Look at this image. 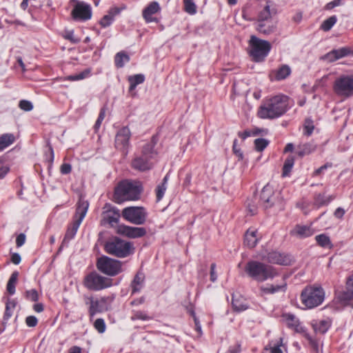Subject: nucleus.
<instances>
[{
    "label": "nucleus",
    "instance_id": "obj_19",
    "mask_svg": "<svg viewBox=\"0 0 353 353\" xmlns=\"http://www.w3.org/2000/svg\"><path fill=\"white\" fill-rule=\"evenodd\" d=\"M286 290L287 283L284 277H283L281 281L279 283H268L259 288V290L263 294H274L279 292H285Z\"/></svg>",
    "mask_w": 353,
    "mask_h": 353
},
{
    "label": "nucleus",
    "instance_id": "obj_51",
    "mask_svg": "<svg viewBox=\"0 0 353 353\" xmlns=\"http://www.w3.org/2000/svg\"><path fill=\"white\" fill-rule=\"evenodd\" d=\"M19 107L24 111H30L33 109L32 103L28 100H21L19 101Z\"/></svg>",
    "mask_w": 353,
    "mask_h": 353
},
{
    "label": "nucleus",
    "instance_id": "obj_49",
    "mask_svg": "<svg viewBox=\"0 0 353 353\" xmlns=\"http://www.w3.org/2000/svg\"><path fill=\"white\" fill-rule=\"evenodd\" d=\"M26 298L31 301L36 302L39 300V294L34 289L26 292Z\"/></svg>",
    "mask_w": 353,
    "mask_h": 353
},
{
    "label": "nucleus",
    "instance_id": "obj_26",
    "mask_svg": "<svg viewBox=\"0 0 353 353\" xmlns=\"http://www.w3.org/2000/svg\"><path fill=\"white\" fill-rule=\"evenodd\" d=\"M259 239L257 237V230L254 228H249L244 238V244L250 248H254L258 243Z\"/></svg>",
    "mask_w": 353,
    "mask_h": 353
},
{
    "label": "nucleus",
    "instance_id": "obj_60",
    "mask_svg": "<svg viewBox=\"0 0 353 353\" xmlns=\"http://www.w3.org/2000/svg\"><path fill=\"white\" fill-rule=\"evenodd\" d=\"M26 241V235L23 233L19 234L16 239V245L17 247L22 246Z\"/></svg>",
    "mask_w": 353,
    "mask_h": 353
},
{
    "label": "nucleus",
    "instance_id": "obj_39",
    "mask_svg": "<svg viewBox=\"0 0 353 353\" xmlns=\"http://www.w3.org/2000/svg\"><path fill=\"white\" fill-rule=\"evenodd\" d=\"M291 73L290 68L287 65H282L277 71L276 79L283 80L288 77Z\"/></svg>",
    "mask_w": 353,
    "mask_h": 353
},
{
    "label": "nucleus",
    "instance_id": "obj_62",
    "mask_svg": "<svg viewBox=\"0 0 353 353\" xmlns=\"http://www.w3.org/2000/svg\"><path fill=\"white\" fill-rule=\"evenodd\" d=\"M192 316H193L194 321V324H195V329L199 334H202L201 325L200 322H199V319H197V317L196 316L194 312H192Z\"/></svg>",
    "mask_w": 353,
    "mask_h": 353
},
{
    "label": "nucleus",
    "instance_id": "obj_15",
    "mask_svg": "<svg viewBox=\"0 0 353 353\" xmlns=\"http://www.w3.org/2000/svg\"><path fill=\"white\" fill-rule=\"evenodd\" d=\"M131 132L128 126L121 128L116 134L114 145L117 150L121 151L126 155L130 146V139Z\"/></svg>",
    "mask_w": 353,
    "mask_h": 353
},
{
    "label": "nucleus",
    "instance_id": "obj_6",
    "mask_svg": "<svg viewBox=\"0 0 353 353\" xmlns=\"http://www.w3.org/2000/svg\"><path fill=\"white\" fill-rule=\"evenodd\" d=\"M325 299V292L321 286L310 285L304 288L301 294V303L308 309L316 307Z\"/></svg>",
    "mask_w": 353,
    "mask_h": 353
},
{
    "label": "nucleus",
    "instance_id": "obj_46",
    "mask_svg": "<svg viewBox=\"0 0 353 353\" xmlns=\"http://www.w3.org/2000/svg\"><path fill=\"white\" fill-rule=\"evenodd\" d=\"M314 129V125L312 120L310 119H307L305 121L303 125V134L307 137L310 136L312 134Z\"/></svg>",
    "mask_w": 353,
    "mask_h": 353
},
{
    "label": "nucleus",
    "instance_id": "obj_55",
    "mask_svg": "<svg viewBox=\"0 0 353 353\" xmlns=\"http://www.w3.org/2000/svg\"><path fill=\"white\" fill-rule=\"evenodd\" d=\"M64 38L69 40L72 43H78L80 41L79 39L74 37V32L72 30L66 31L64 34Z\"/></svg>",
    "mask_w": 353,
    "mask_h": 353
},
{
    "label": "nucleus",
    "instance_id": "obj_64",
    "mask_svg": "<svg viewBox=\"0 0 353 353\" xmlns=\"http://www.w3.org/2000/svg\"><path fill=\"white\" fill-rule=\"evenodd\" d=\"M241 352V345L237 344L234 346H231L226 353H239Z\"/></svg>",
    "mask_w": 353,
    "mask_h": 353
},
{
    "label": "nucleus",
    "instance_id": "obj_33",
    "mask_svg": "<svg viewBox=\"0 0 353 353\" xmlns=\"http://www.w3.org/2000/svg\"><path fill=\"white\" fill-rule=\"evenodd\" d=\"M317 244L323 248L332 249L333 244L330 237L325 234H321L315 236Z\"/></svg>",
    "mask_w": 353,
    "mask_h": 353
},
{
    "label": "nucleus",
    "instance_id": "obj_1",
    "mask_svg": "<svg viewBox=\"0 0 353 353\" xmlns=\"http://www.w3.org/2000/svg\"><path fill=\"white\" fill-rule=\"evenodd\" d=\"M288 97L279 94L265 99L257 112V115L263 119H274L284 114L289 108Z\"/></svg>",
    "mask_w": 353,
    "mask_h": 353
},
{
    "label": "nucleus",
    "instance_id": "obj_44",
    "mask_svg": "<svg viewBox=\"0 0 353 353\" xmlns=\"http://www.w3.org/2000/svg\"><path fill=\"white\" fill-rule=\"evenodd\" d=\"M132 321L141 320V321H148L150 320L151 318L145 312L141 310H133L132 315L130 317Z\"/></svg>",
    "mask_w": 353,
    "mask_h": 353
},
{
    "label": "nucleus",
    "instance_id": "obj_11",
    "mask_svg": "<svg viewBox=\"0 0 353 353\" xmlns=\"http://www.w3.org/2000/svg\"><path fill=\"white\" fill-rule=\"evenodd\" d=\"M282 318L289 328L294 330L296 332L303 333L304 337L308 341L310 346L313 348L314 350L318 352V341L305 332V327L301 325L299 319L296 318L295 315L290 313H285L282 315Z\"/></svg>",
    "mask_w": 353,
    "mask_h": 353
},
{
    "label": "nucleus",
    "instance_id": "obj_25",
    "mask_svg": "<svg viewBox=\"0 0 353 353\" xmlns=\"http://www.w3.org/2000/svg\"><path fill=\"white\" fill-rule=\"evenodd\" d=\"M276 28V22L273 19L263 22H258L256 30L259 32L267 35L274 32Z\"/></svg>",
    "mask_w": 353,
    "mask_h": 353
},
{
    "label": "nucleus",
    "instance_id": "obj_9",
    "mask_svg": "<svg viewBox=\"0 0 353 353\" xmlns=\"http://www.w3.org/2000/svg\"><path fill=\"white\" fill-rule=\"evenodd\" d=\"M89 208V203L82 196H80L77 203L74 221L72 226L69 228L65 233L64 241L70 240L75 236L82 221L85 216Z\"/></svg>",
    "mask_w": 353,
    "mask_h": 353
},
{
    "label": "nucleus",
    "instance_id": "obj_50",
    "mask_svg": "<svg viewBox=\"0 0 353 353\" xmlns=\"http://www.w3.org/2000/svg\"><path fill=\"white\" fill-rule=\"evenodd\" d=\"M167 189V185H158L156 188V196H157V201H160L164 196L165 192Z\"/></svg>",
    "mask_w": 353,
    "mask_h": 353
},
{
    "label": "nucleus",
    "instance_id": "obj_61",
    "mask_svg": "<svg viewBox=\"0 0 353 353\" xmlns=\"http://www.w3.org/2000/svg\"><path fill=\"white\" fill-rule=\"evenodd\" d=\"M216 264L212 263L210 266V281L212 282L216 281L217 279V275L215 272Z\"/></svg>",
    "mask_w": 353,
    "mask_h": 353
},
{
    "label": "nucleus",
    "instance_id": "obj_52",
    "mask_svg": "<svg viewBox=\"0 0 353 353\" xmlns=\"http://www.w3.org/2000/svg\"><path fill=\"white\" fill-rule=\"evenodd\" d=\"M89 73H90L89 71L85 70L83 72H80L78 74L68 76L67 79L70 80V81L81 80V79L85 78L89 74Z\"/></svg>",
    "mask_w": 353,
    "mask_h": 353
},
{
    "label": "nucleus",
    "instance_id": "obj_2",
    "mask_svg": "<svg viewBox=\"0 0 353 353\" xmlns=\"http://www.w3.org/2000/svg\"><path fill=\"white\" fill-rule=\"evenodd\" d=\"M244 271L248 277L259 283L272 280L279 274L274 267L254 260L247 262Z\"/></svg>",
    "mask_w": 353,
    "mask_h": 353
},
{
    "label": "nucleus",
    "instance_id": "obj_38",
    "mask_svg": "<svg viewBox=\"0 0 353 353\" xmlns=\"http://www.w3.org/2000/svg\"><path fill=\"white\" fill-rule=\"evenodd\" d=\"M16 301L14 300L8 299L6 304V311L3 316V319L8 321L12 316L13 310L16 307Z\"/></svg>",
    "mask_w": 353,
    "mask_h": 353
},
{
    "label": "nucleus",
    "instance_id": "obj_14",
    "mask_svg": "<svg viewBox=\"0 0 353 353\" xmlns=\"http://www.w3.org/2000/svg\"><path fill=\"white\" fill-rule=\"evenodd\" d=\"M259 256L262 261L279 265H290L293 261L291 255L276 250L261 252Z\"/></svg>",
    "mask_w": 353,
    "mask_h": 353
},
{
    "label": "nucleus",
    "instance_id": "obj_42",
    "mask_svg": "<svg viewBox=\"0 0 353 353\" xmlns=\"http://www.w3.org/2000/svg\"><path fill=\"white\" fill-rule=\"evenodd\" d=\"M332 200L331 196H325L324 194H319L315 196L314 203L318 207L327 205Z\"/></svg>",
    "mask_w": 353,
    "mask_h": 353
},
{
    "label": "nucleus",
    "instance_id": "obj_24",
    "mask_svg": "<svg viewBox=\"0 0 353 353\" xmlns=\"http://www.w3.org/2000/svg\"><path fill=\"white\" fill-rule=\"evenodd\" d=\"M311 325L316 333L325 334L331 326V321L329 319L313 320Z\"/></svg>",
    "mask_w": 353,
    "mask_h": 353
},
{
    "label": "nucleus",
    "instance_id": "obj_22",
    "mask_svg": "<svg viewBox=\"0 0 353 353\" xmlns=\"http://www.w3.org/2000/svg\"><path fill=\"white\" fill-rule=\"evenodd\" d=\"M314 233L313 229L308 225H296L293 230L290 231L292 236H295L300 239H304L312 236Z\"/></svg>",
    "mask_w": 353,
    "mask_h": 353
},
{
    "label": "nucleus",
    "instance_id": "obj_56",
    "mask_svg": "<svg viewBox=\"0 0 353 353\" xmlns=\"http://www.w3.org/2000/svg\"><path fill=\"white\" fill-rule=\"evenodd\" d=\"M26 323L28 327H35L38 323V320L34 316H28L26 319Z\"/></svg>",
    "mask_w": 353,
    "mask_h": 353
},
{
    "label": "nucleus",
    "instance_id": "obj_7",
    "mask_svg": "<svg viewBox=\"0 0 353 353\" xmlns=\"http://www.w3.org/2000/svg\"><path fill=\"white\" fill-rule=\"evenodd\" d=\"M249 46V54L255 62L263 61L271 50L269 41L260 39L254 35L250 37Z\"/></svg>",
    "mask_w": 353,
    "mask_h": 353
},
{
    "label": "nucleus",
    "instance_id": "obj_48",
    "mask_svg": "<svg viewBox=\"0 0 353 353\" xmlns=\"http://www.w3.org/2000/svg\"><path fill=\"white\" fill-rule=\"evenodd\" d=\"M94 328L99 332L103 333L105 331V323L103 319H97L94 323Z\"/></svg>",
    "mask_w": 353,
    "mask_h": 353
},
{
    "label": "nucleus",
    "instance_id": "obj_13",
    "mask_svg": "<svg viewBox=\"0 0 353 353\" xmlns=\"http://www.w3.org/2000/svg\"><path fill=\"white\" fill-rule=\"evenodd\" d=\"M147 215L144 208L137 206L125 208L121 212V216L125 220L135 225L144 224Z\"/></svg>",
    "mask_w": 353,
    "mask_h": 353
},
{
    "label": "nucleus",
    "instance_id": "obj_36",
    "mask_svg": "<svg viewBox=\"0 0 353 353\" xmlns=\"http://www.w3.org/2000/svg\"><path fill=\"white\" fill-rule=\"evenodd\" d=\"M18 276L19 272L17 271L13 272L7 283V291L11 295L15 293V285L18 279Z\"/></svg>",
    "mask_w": 353,
    "mask_h": 353
},
{
    "label": "nucleus",
    "instance_id": "obj_40",
    "mask_svg": "<svg viewBox=\"0 0 353 353\" xmlns=\"http://www.w3.org/2000/svg\"><path fill=\"white\" fill-rule=\"evenodd\" d=\"M283 343V339L280 338L279 341L276 343H270L265 348V350L270 351V353H283L281 346Z\"/></svg>",
    "mask_w": 353,
    "mask_h": 353
},
{
    "label": "nucleus",
    "instance_id": "obj_10",
    "mask_svg": "<svg viewBox=\"0 0 353 353\" xmlns=\"http://www.w3.org/2000/svg\"><path fill=\"white\" fill-rule=\"evenodd\" d=\"M96 265L99 272L110 276H114L122 272V262L107 256L98 258Z\"/></svg>",
    "mask_w": 353,
    "mask_h": 353
},
{
    "label": "nucleus",
    "instance_id": "obj_20",
    "mask_svg": "<svg viewBox=\"0 0 353 353\" xmlns=\"http://www.w3.org/2000/svg\"><path fill=\"white\" fill-rule=\"evenodd\" d=\"M85 303L89 305V315L93 317L96 314L103 312L102 303H104L103 299H94L92 296H85Z\"/></svg>",
    "mask_w": 353,
    "mask_h": 353
},
{
    "label": "nucleus",
    "instance_id": "obj_37",
    "mask_svg": "<svg viewBox=\"0 0 353 353\" xmlns=\"http://www.w3.org/2000/svg\"><path fill=\"white\" fill-rule=\"evenodd\" d=\"M130 61V57L125 52H119L116 54L114 57L115 65L117 68H123L125 63Z\"/></svg>",
    "mask_w": 353,
    "mask_h": 353
},
{
    "label": "nucleus",
    "instance_id": "obj_28",
    "mask_svg": "<svg viewBox=\"0 0 353 353\" xmlns=\"http://www.w3.org/2000/svg\"><path fill=\"white\" fill-rule=\"evenodd\" d=\"M120 12L118 8H112L109 11L108 14L103 16L100 20L99 23L103 28L110 26L114 21V17Z\"/></svg>",
    "mask_w": 353,
    "mask_h": 353
},
{
    "label": "nucleus",
    "instance_id": "obj_54",
    "mask_svg": "<svg viewBox=\"0 0 353 353\" xmlns=\"http://www.w3.org/2000/svg\"><path fill=\"white\" fill-rule=\"evenodd\" d=\"M105 109L101 108L100 110L98 119H97L96 123L94 124V129L96 130H97L100 128L101 124L105 118Z\"/></svg>",
    "mask_w": 353,
    "mask_h": 353
},
{
    "label": "nucleus",
    "instance_id": "obj_43",
    "mask_svg": "<svg viewBox=\"0 0 353 353\" xmlns=\"http://www.w3.org/2000/svg\"><path fill=\"white\" fill-rule=\"evenodd\" d=\"M183 5L185 12L191 15L196 13V6L193 0H183Z\"/></svg>",
    "mask_w": 353,
    "mask_h": 353
},
{
    "label": "nucleus",
    "instance_id": "obj_17",
    "mask_svg": "<svg viewBox=\"0 0 353 353\" xmlns=\"http://www.w3.org/2000/svg\"><path fill=\"white\" fill-rule=\"evenodd\" d=\"M277 200V196L276 195L273 188L267 184L265 185L260 194V202L265 208H271L273 206Z\"/></svg>",
    "mask_w": 353,
    "mask_h": 353
},
{
    "label": "nucleus",
    "instance_id": "obj_53",
    "mask_svg": "<svg viewBox=\"0 0 353 353\" xmlns=\"http://www.w3.org/2000/svg\"><path fill=\"white\" fill-rule=\"evenodd\" d=\"M343 0H334L332 1L327 3L324 6V10H332L335 7L341 6L343 4Z\"/></svg>",
    "mask_w": 353,
    "mask_h": 353
},
{
    "label": "nucleus",
    "instance_id": "obj_34",
    "mask_svg": "<svg viewBox=\"0 0 353 353\" xmlns=\"http://www.w3.org/2000/svg\"><path fill=\"white\" fill-rule=\"evenodd\" d=\"M15 141V137L12 134H3L0 137V150L2 151Z\"/></svg>",
    "mask_w": 353,
    "mask_h": 353
},
{
    "label": "nucleus",
    "instance_id": "obj_4",
    "mask_svg": "<svg viewBox=\"0 0 353 353\" xmlns=\"http://www.w3.org/2000/svg\"><path fill=\"white\" fill-rule=\"evenodd\" d=\"M106 253L118 258H125L134 253V248L130 242L114 236L109 239L104 244Z\"/></svg>",
    "mask_w": 353,
    "mask_h": 353
},
{
    "label": "nucleus",
    "instance_id": "obj_45",
    "mask_svg": "<svg viewBox=\"0 0 353 353\" xmlns=\"http://www.w3.org/2000/svg\"><path fill=\"white\" fill-rule=\"evenodd\" d=\"M294 159L293 157H288L285 162L283 167V176H286L289 174V173L291 172V170L294 165Z\"/></svg>",
    "mask_w": 353,
    "mask_h": 353
},
{
    "label": "nucleus",
    "instance_id": "obj_35",
    "mask_svg": "<svg viewBox=\"0 0 353 353\" xmlns=\"http://www.w3.org/2000/svg\"><path fill=\"white\" fill-rule=\"evenodd\" d=\"M145 81V76L142 74H138L128 77L130 83V91L134 90L137 85L143 83Z\"/></svg>",
    "mask_w": 353,
    "mask_h": 353
},
{
    "label": "nucleus",
    "instance_id": "obj_16",
    "mask_svg": "<svg viewBox=\"0 0 353 353\" xmlns=\"http://www.w3.org/2000/svg\"><path fill=\"white\" fill-rule=\"evenodd\" d=\"M71 14L74 20L87 21L92 17L91 8L83 2H77L74 6Z\"/></svg>",
    "mask_w": 353,
    "mask_h": 353
},
{
    "label": "nucleus",
    "instance_id": "obj_32",
    "mask_svg": "<svg viewBox=\"0 0 353 353\" xmlns=\"http://www.w3.org/2000/svg\"><path fill=\"white\" fill-rule=\"evenodd\" d=\"M316 145L311 143H307L302 145H299L296 150V154L299 157H303L305 155H308L310 153L313 152L316 150Z\"/></svg>",
    "mask_w": 353,
    "mask_h": 353
},
{
    "label": "nucleus",
    "instance_id": "obj_23",
    "mask_svg": "<svg viewBox=\"0 0 353 353\" xmlns=\"http://www.w3.org/2000/svg\"><path fill=\"white\" fill-rule=\"evenodd\" d=\"M145 285V274L141 271H139L134 276L130 283L132 294L138 293L143 288Z\"/></svg>",
    "mask_w": 353,
    "mask_h": 353
},
{
    "label": "nucleus",
    "instance_id": "obj_12",
    "mask_svg": "<svg viewBox=\"0 0 353 353\" xmlns=\"http://www.w3.org/2000/svg\"><path fill=\"white\" fill-rule=\"evenodd\" d=\"M112 285L111 279L101 276L96 272L89 273L83 279V285L92 291H100L111 287Z\"/></svg>",
    "mask_w": 353,
    "mask_h": 353
},
{
    "label": "nucleus",
    "instance_id": "obj_30",
    "mask_svg": "<svg viewBox=\"0 0 353 353\" xmlns=\"http://www.w3.org/2000/svg\"><path fill=\"white\" fill-rule=\"evenodd\" d=\"M343 299L353 305V274L348 278Z\"/></svg>",
    "mask_w": 353,
    "mask_h": 353
},
{
    "label": "nucleus",
    "instance_id": "obj_41",
    "mask_svg": "<svg viewBox=\"0 0 353 353\" xmlns=\"http://www.w3.org/2000/svg\"><path fill=\"white\" fill-rule=\"evenodd\" d=\"M337 18L335 15L331 16L327 19H325L321 24V28L323 31H329L334 26V25L336 23Z\"/></svg>",
    "mask_w": 353,
    "mask_h": 353
},
{
    "label": "nucleus",
    "instance_id": "obj_21",
    "mask_svg": "<svg viewBox=\"0 0 353 353\" xmlns=\"http://www.w3.org/2000/svg\"><path fill=\"white\" fill-rule=\"evenodd\" d=\"M352 53V51L347 47L333 50L326 54L324 59L330 62L335 61L339 59L347 57Z\"/></svg>",
    "mask_w": 353,
    "mask_h": 353
},
{
    "label": "nucleus",
    "instance_id": "obj_57",
    "mask_svg": "<svg viewBox=\"0 0 353 353\" xmlns=\"http://www.w3.org/2000/svg\"><path fill=\"white\" fill-rule=\"evenodd\" d=\"M332 167V163H330V162H327L325 164H324L323 165L321 166L320 168H319L318 169H316L314 172V176H317V175H319L321 174L324 170H327V168H330Z\"/></svg>",
    "mask_w": 353,
    "mask_h": 353
},
{
    "label": "nucleus",
    "instance_id": "obj_47",
    "mask_svg": "<svg viewBox=\"0 0 353 353\" xmlns=\"http://www.w3.org/2000/svg\"><path fill=\"white\" fill-rule=\"evenodd\" d=\"M268 145V141L263 138H259L254 141V147L258 152L263 151Z\"/></svg>",
    "mask_w": 353,
    "mask_h": 353
},
{
    "label": "nucleus",
    "instance_id": "obj_5",
    "mask_svg": "<svg viewBox=\"0 0 353 353\" xmlns=\"http://www.w3.org/2000/svg\"><path fill=\"white\" fill-rule=\"evenodd\" d=\"M154 137H152L151 143H146L143 145L141 154L135 157L132 161V167L140 171H145L152 168L153 163L152 160L156 157L157 152L154 150L155 143Z\"/></svg>",
    "mask_w": 353,
    "mask_h": 353
},
{
    "label": "nucleus",
    "instance_id": "obj_27",
    "mask_svg": "<svg viewBox=\"0 0 353 353\" xmlns=\"http://www.w3.org/2000/svg\"><path fill=\"white\" fill-rule=\"evenodd\" d=\"M159 10L160 7L157 2L153 1L150 3L143 11V17L146 22L154 21L152 16L156 14Z\"/></svg>",
    "mask_w": 353,
    "mask_h": 353
},
{
    "label": "nucleus",
    "instance_id": "obj_3",
    "mask_svg": "<svg viewBox=\"0 0 353 353\" xmlns=\"http://www.w3.org/2000/svg\"><path fill=\"white\" fill-rule=\"evenodd\" d=\"M141 191L142 187L139 182L122 181L115 188L114 201L117 203H122L126 201L138 200Z\"/></svg>",
    "mask_w": 353,
    "mask_h": 353
},
{
    "label": "nucleus",
    "instance_id": "obj_8",
    "mask_svg": "<svg viewBox=\"0 0 353 353\" xmlns=\"http://www.w3.org/2000/svg\"><path fill=\"white\" fill-rule=\"evenodd\" d=\"M334 93L342 99L353 97V74L337 77L332 86Z\"/></svg>",
    "mask_w": 353,
    "mask_h": 353
},
{
    "label": "nucleus",
    "instance_id": "obj_29",
    "mask_svg": "<svg viewBox=\"0 0 353 353\" xmlns=\"http://www.w3.org/2000/svg\"><path fill=\"white\" fill-rule=\"evenodd\" d=\"M232 305L236 312L244 311L248 307L245 300L241 296L232 295Z\"/></svg>",
    "mask_w": 353,
    "mask_h": 353
},
{
    "label": "nucleus",
    "instance_id": "obj_31",
    "mask_svg": "<svg viewBox=\"0 0 353 353\" xmlns=\"http://www.w3.org/2000/svg\"><path fill=\"white\" fill-rule=\"evenodd\" d=\"M274 10H270L269 5H266L258 14V22L273 20L272 15L275 14Z\"/></svg>",
    "mask_w": 353,
    "mask_h": 353
},
{
    "label": "nucleus",
    "instance_id": "obj_63",
    "mask_svg": "<svg viewBox=\"0 0 353 353\" xmlns=\"http://www.w3.org/2000/svg\"><path fill=\"white\" fill-rule=\"evenodd\" d=\"M21 256L18 253H14L12 254L11 256V261L15 264L18 265L21 262Z\"/></svg>",
    "mask_w": 353,
    "mask_h": 353
},
{
    "label": "nucleus",
    "instance_id": "obj_59",
    "mask_svg": "<svg viewBox=\"0 0 353 353\" xmlns=\"http://www.w3.org/2000/svg\"><path fill=\"white\" fill-rule=\"evenodd\" d=\"M72 167L69 163H63L61 165L60 171L63 174H67L71 172Z\"/></svg>",
    "mask_w": 353,
    "mask_h": 353
},
{
    "label": "nucleus",
    "instance_id": "obj_58",
    "mask_svg": "<svg viewBox=\"0 0 353 353\" xmlns=\"http://www.w3.org/2000/svg\"><path fill=\"white\" fill-rule=\"evenodd\" d=\"M236 142H237V140L235 139L234 141V143H233V147H232L233 152L239 157V159H243V152H241L240 148H237Z\"/></svg>",
    "mask_w": 353,
    "mask_h": 353
},
{
    "label": "nucleus",
    "instance_id": "obj_18",
    "mask_svg": "<svg viewBox=\"0 0 353 353\" xmlns=\"http://www.w3.org/2000/svg\"><path fill=\"white\" fill-rule=\"evenodd\" d=\"M118 232L130 239H136L144 236L147 232L144 228H138L121 225L118 228Z\"/></svg>",
    "mask_w": 353,
    "mask_h": 353
}]
</instances>
